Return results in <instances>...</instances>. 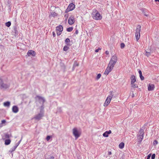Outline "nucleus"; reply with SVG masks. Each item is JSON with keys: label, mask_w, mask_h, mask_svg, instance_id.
I'll use <instances>...</instances> for the list:
<instances>
[{"label": "nucleus", "mask_w": 159, "mask_h": 159, "mask_svg": "<svg viewBox=\"0 0 159 159\" xmlns=\"http://www.w3.org/2000/svg\"><path fill=\"white\" fill-rule=\"evenodd\" d=\"M113 96V91H110L109 92V95L107 97L106 99L105 102L104 104V106L106 107L108 105L110 102L111 101Z\"/></svg>", "instance_id": "obj_1"}, {"label": "nucleus", "mask_w": 159, "mask_h": 159, "mask_svg": "<svg viewBox=\"0 0 159 159\" xmlns=\"http://www.w3.org/2000/svg\"><path fill=\"white\" fill-rule=\"evenodd\" d=\"M35 99L37 104L39 102L41 105H43L45 102L44 98L39 96H37L35 97Z\"/></svg>", "instance_id": "obj_2"}, {"label": "nucleus", "mask_w": 159, "mask_h": 159, "mask_svg": "<svg viewBox=\"0 0 159 159\" xmlns=\"http://www.w3.org/2000/svg\"><path fill=\"white\" fill-rule=\"evenodd\" d=\"M141 26L140 25H138L136 30V32L135 34V36L137 41H138L140 37V32L141 30Z\"/></svg>", "instance_id": "obj_3"}, {"label": "nucleus", "mask_w": 159, "mask_h": 159, "mask_svg": "<svg viewBox=\"0 0 159 159\" xmlns=\"http://www.w3.org/2000/svg\"><path fill=\"white\" fill-rule=\"evenodd\" d=\"M117 60V57L116 55L113 56L108 64L114 66Z\"/></svg>", "instance_id": "obj_4"}, {"label": "nucleus", "mask_w": 159, "mask_h": 159, "mask_svg": "<svg viewBox=\"0 0 159 159\" xmlns=\"http://www.w3.org/2000/svg\"><path fill=\"white\" fill-rule=\"evenodd\" d=\"M114 66L108 64L107 67L106 68L104 73V74L106 75H108V74L112 70Z\"/></svg>", "instance_id": "obj_5"}, {"label": "nucleus", "mask_w": 159, "mask_h": 159, "mask_svg": "<svg viewBox=\"0 0 159 159\" xmlns=\"http://www.w3.org/2000/svg\"><path fill=\"white\" fill-rule=\"evenodd\" d=\"M73 133L75 136L76 139H77L80 135V133L76 128H75L73 129Z\"/></svg>", "instance_id": "obj_6"}, {"label": "nucleus", "mask_w": 159, "mask_h": 159, "mask_svg": "<svg viewBox=\"0 0 159 159\" xmlns=\"http://www.w3.org/2000/svg\"><path fill=\"white\" fill-rule=\"evenodd\" d=\"M75 7V4L72 3L70 4L68 7L67 9L66 10V12H68L69 11L72 10Z\"/></svg>", "instance_id": "obj_7"}, {"label": "nucleus", "mask_w": 159, "mask_h": 159, "mask_svg": "<svg viewBox=\"0 0 159 159\" xmlns=\"http://www.w3.org/2000/svg\"><path fill=\"white\" fill-rule=\"evenodd\" d=\"M75 22V17L73 16H71L69 18L68 23L70 25L73 24Z\"/></svg>", "instance_id": "obj_8"}, {"label": "nucleus", "mask_w": 159, "mask_h": 159, "mask_svg": "<svg viewBox=\"0 0 159 159\" xmlns=\"http://www.w3.org/2000/svg\"><path fill=\"white\" fill-rule=\"evenodd\" d=\"M93 18L95 20H100L102 19V16L99 12H97L93 16Z\"/></svg>", "instance_id": "obj_9"}, {"label": "nucleus", "mask_w": 159, "mask_h": 159, "mask_svg": "<svg viewBox=\"0 0 159 159\" xmlns=\"http://www.w3.org/2000/svg\"><path fill=\"white\" fill-rule=\"evenodd\" d=\"M43 116V113H40L39 114L36 115L35 116L34 118L35 120H39L41 119V118Z\"/></svg>", "instance_id": "obj_10"}, {"label": "nucleus", "mask_w": 159, "mask_h": 159, "mask_svg": "<svg viewBox=\"0 0 159 159\" xmlns=\"http://www.w3.org/2000/svg\"><path fill=\"white\" fill-rule=\"evenodd\" d=\"M10 86V84L9 83H5L4 81L2 83V85H1L0 89H6Z\"/></svg>", "instance_id": "obj_11"}, {"label": "nucleus", "mask_w": 159, "mask_h": 159, "mask_svg": "<svg viewBox=\"0 0 159 159\" xmlns=\"http://www.w3.org/2000/svg\"><path fill=\"white\" fill-rule=\"evenodd\" d=\"M27 55L29 56H35V52L34 51L32 50H29L27 53Z\"/></svg>", "instance_id": "obj_12"}, {"label": "nucleus", "mask_w": 159, "mask_h": 159, "mask_svg": "<svg viewBox=\"0 0 159 159\" xmlns=\"http://www.w3.org/2000/svg\"><path fill=\"white\" fill-rule=\"evenodd\" d=\"M12 111L15 113H17L19 111V109L18 107L16 106H14L12 108Z\"/></svg>", "instance_id": "obj_13"}, {"label": "nucleus", "mask_w": 159, "mask_h": 159, "mask_svg": "<svg viewBox=\"0 0 159 159\" xmlns=\"http://www.w3.org/2000/svg\"><path fill=\"white\" fill-rule=\"evenodd\" d=\"M131 83H134L136 81L135 77L134 75H132L130 77Z\"/></svg>", "instance_id": "obj_14"}, {"label": "nucleus", "mask_w": 159, "mask_h": 159, "mask_svg": "<svg viewBox=\"0 0 159 159\" xmlns=\"http://www.w3.org/2000/svg\"><path fill=\"white\" fill-rule=\"evenodd\" d=\"M154 88V85L153 84H149L148 86V89L149 91L153 90Z\"/></svg>", "instance_id": "obj_15"}, {"label": "nucleus", "mask_w": 159, "mask_h": 159, "mask_svg": "<svg viewBox=\"0 0 159 159\" xmlns=\"http://www.w3.org/2000/svg\"><path fill=\"white\" fill-rule=\"evenodd\" d=\"M63 30V27L61 25H59L56 27L57 31H62Z\"/></svg>", "instance_id": "obj_16"}, {"label": "nucleus", "mask_w": 159, "mask_h": 159, "mask_svg": "<svg viewBox=\"0 0 159 159\" xmlns=\"http://www.w3.org/2000/svg\"><path fill=\"white\" fill-rule=\"evenodd\" d=\"M10 104V103L8 101L4 102L3 103V105L5 107H9Z\"/></svg>", "instance_id": "obj_17"}, {"label": "nucleus", "mask_w": 159, "mask_h": 159, "mask_svg": "<svg viewBox=\"0 0 159 159\" xmlns=\"http://www.w3.org/2000/svg\"><path fill=\"white\" fill-rule=\"evenodd\" d=\"M143 130L142 129H141L139 131V136H143Z\"/></svg>", "instance_id": "obj_18"}, {"label": "nucleus", "mask_w": 159, "mask_h": 159, "mask_svg": "<svg viewBox=\"0 0 159 159\" xmlns=\"http://www.w3.org/2000/svg\"><path fill=\"white\" fill-rule=\"evenodd\" d=\"M119 147L121 148H123L124 147V143L123 142L121 143L119 145Z\"/></svg>", "instance_id": "obj_19"}, {"label": "nucleus", "mask_w": 159, "mask_h": 159, "mask_svg": "<svg viewBox=\"0 0 159 159\" xmlns=\"http://www.w3.org/2000/svg\"><path fill=\"white\" fill-rule=\"evenodd\" d=\"M40 113H43V109H44L43 104L41 105V106L40 107Z\"/></svg>", "instance_id": "obj_20"}, {"label": "nucleus", "mask_w": 159, "mask_h": 159, "mask_svg": "<svg viewBox=\"0 0 159 159\" xmlns=\"http://www.w3.org/2000/svg\"><path fill=\"white\" fill-rule=\"evenodd\" d=\"M131 87L132 88L134 89V88H137L138 87V86L137 85L135 84H134V83H132V84L131 83Z\"/></svg>", "instance_id": "obj_21"}, {"label": "nucleus", "mask_w": 159, "mask_h": 159, "mask_svg": "<svg viewBox=\"0 0 159 159\" xmlns=\"http://www.w3.org/2000/svg\"><path fill=\"white\" fill-rule=\"evenodd\" d=\"M143 136H138V142L141 143L143 139Z\"/></svg>", "instance_id": "obj_22"}, {"label": "nucleus", "mask_w": 159, "mask_h": 159, "mask_svg": "<svg viewBox=\"0 0 159 159\" xmlns=\"http://www.w3.org/2000/svg\"><path fill=\"white\" fill-rule=\"evenodd\" d=\"M11 143V140L10 139H6L5 141V144L6 145H9Z\"/></svg>", "instance_id": "obj_23"}, {"label": "nucleus", "mask_w": 159, "mask_h": 159, "mask_svg": "<svg viewBox=\"0 0 159 159\" xmlns=\"http://www.w3.org/2000/svg\"><path fill=\"white\" fill-rule=\"evenodd\" d=\"M45 159H54V157L53 156H48L47 157V155L45 156Z\"/></svg>", "instance_id": "obj_24"}, {"label": "nucleus", "mask_w": 159, "mask_h": 159, "mask_svg": "<svg viewBox=\"0 0 159 159\" xmlns=\"http://www.w3.org/2000/svg\"><path fill=\"white\" fill-rule=\"evenodd\" d=\"M5 25H6L8 27H9L11 25V23L10 22V21H8L7 22H6V23H5Z\"/></svg>", "instance_id": "obj_25"}, {"label": "nucleus", "mask_w": 159, "mask_h": 159, "mask_svg": "<svg viewBox=\"0 0 159 159\" xmlns=\"http://www.w3.org/2000/svg\"><path fill=\"white\" fill-rule=\"evenodd\" d=\"M73 30V28L70 27L67 29V31L68 32H71Z\"/></svg>", "instance_id": "obj_26"}, {"label": "nucleus", "mask_w": 159, "mask_h": 159, "mask_svg": "<svg viewBox=\"0 0 159 159\" xmlns=\"http://www.w3.org/2000/svg\"><path fill=\"white\" fill-rule=\"evenodd\" d=\"M57 15V14L55 12H52L51 13L50 16H54Z\"/></svg>", "instance_id": "obj_27"}, {"label": "nucleus", "mask_w": 159, "mask_h": 159, "mask_svg": "<svg viewBox=\"0 0 159 159\" xmlns=\"http://www.w3.org/2000/svg\"><path fill=\"white\" fill-rule=\"evenodd\" d=\"M62 112V110L61 107L58 108L57 109V112L58 113H61Z\"/></svg>", "instance_id": "obj_28"}, {"label": "nucleus", "mask_w": 159, "mask_h": 159, "mask_svg": "<svg viewBox=\"0 0 159 159\" xmlns=\"http://www.w3.org/2000/svg\"><path fill=\"white\" fill-rule=\"evenodd\" d=\"M79 65V63H77L76 62H75L74 64L73 68H74L75 67L78 66Z\"/></svg>", "instance_id": "obj_29"}, {"label": "nucleus", "mask_w": 159, "mask_h": 159, "mask_svg": "<svg viewBox=\"0 0 159 159\" xmlns=\"http://www.w3.org/2000/svg\"><path fill=\"white\" fill-rule=\"evenodd\" d=\"M150 52H148L147 51H146V53H145V55L147 56V57L149 56L150 55Z\"/></svg>", "instance_id": "obj_30"}, {"label": "nucleus", "mask_w": 159, "mask_h": 159, "mask_svg": "<svg viewBox=\"0 0 159 159\" xmlns=\"http://www.w3.org/2000/svg\"><path fill=\"white\" fill-rule=\"evenodd\" d=\"M17 147V146L16 145L15 146H14L13 148H12L11 149L12 150L11 152H12L15 151L16 149V148Z\"/></svg>", "instance_id": "obj_31"}, {"label": "nucleus", "mask_w": 159, "mask_h": 159, "mask_svg": "<svg viewBox=\"0 0 159 159\" xmlns=\"http://www.w3.org/2000/svg\"><path fill=\"white\" fill-rule=\"evenodd\" d=\"M101 75L100 74H98L97 76L96 79L97 80H98L101 77Z\"/></svg>", "instance_id": "obj_32"}, {"label": "nucleus", "mask_w": 159, "mask_h": 159, "mask_svg": "<svg viewBox=\"0 0 159 159\" xmlns=\"http://www.w3.org/2000/svg\"><path fill=\"white\" fill-rule=\"evenodd\" d=\"M125 45L124 43H122L121 44L120 47H121V48H123L125 47Z\"/></svg>", "instance_id": "obj_33"}, {"label": "nucleus", "mask_w": 159, "mask_h": 159, "mask_svg": "<svg viewBox=\"0 0 159 159\" xmlns=\"http://www.w3.org/2000/svg\"><path fill=\"white\" fill-rule=\"evenodd\" d=\"M68 49V48L66 46H65L63 48V50L65 51H66Z\"/></svg>", "instance_id": "obj_34"}, {"label": "nucleus", "mask_w": 159, "mask_h": 159, "mask_svg": "<svg viewBox=\"0 0 159 159\" xmlns=\"http://www.w3.org/2000/svg\"><path fill=\"white\" fill-rule=\"evenodd\" d=\"M103 136L105 137H108V134H107V133H106V132H105L103 134Z\"/></svg>", "instance_id": "obj_35"}, {"label": "nucleus", "mask_w": 159, "mask_h": 159, "mask_svg": "<svg viewBox=\"0 0 159 159\" xmlns=\"http://www.w3.org/2000/svg\"><path fill=\"white\" fill-rule=\"evenodd\" d=\"M61 32H62V31H57V35L58 36L60 35L61 34Z\"/></svg>", "instance_id": "obj_36"}, {"label": "nucleus", "mask_w": 159, "mask_h": 159, "mask_svg": "<svg viewBox=\"0 0 159 159\" xmlns=\"http://www.w3.org/2000/svg\"><path fill=\"white\" fill-rule=\"evenodd\" d=\"M51 138V136H47L46 137V140L47 141H48Z\"/></svg>", "instance_id": "obj_37"}, {"label": "nucleus", "mask_w": 159, "mask_h": 159, "mask_svg": "<svg viewBox=\"0 0 159 159\" xmlns=\"http://www.w3.org/2000/svg\"><path fill=\"white\" fill-rule=\"evenodd\" d=\"M70 39L68 38L66 39L65 40V42H66V43H68L70 42Z\"/></svg>", "instance_id": "obj_38"}, {"label": "nucleus", "mask_w": 159, "mask_h": 159, "mask_svg": "<svg viewBox=\"0 0 159 159\" xmlns=\"http://www.w3.org/2000/svg\"><path fill=\"white\" fill-rule=\"evenodd\" d=\"M139 76L141 80H144V77L142 75H140Z\"/></svg>", "instance_id": "obj_39"}, {"label": "nucleus", "mask_w": 159, "mask_h": 159, "mask_svg": "<svg viewBox=\"0 0 159 159\" xmlns=\"http://www.w3.org/2000/svg\"><path fill=\"white\" fill-rule=\"evenodd\" d=\"M105 132L106 133H107V134H110L111 133V130H109L108 131H106Z\"/></svg>", "instance_id": "obj_40"}, {"label": "nucleus", "mask_w": 159, "mask_h": 159, "mask_svg": "<svg viewBox=\"0 0 159 159\" xmlns=\"http://www.w3.org/2000/svg\"><path fill=\"white\" fill-rule=\"evenodd\" d=\"M155 154H153L152 156V159H154L155 158Z\"/></svg>", "instance_id": "obj_41"}, {"label": "nucleus", "mask_w": 159, "mask_h": 159, "mask_svg": "<svg viewBox=\"0 0 159 159\" xmlns=\"http://www.w3.org/2000/svg\"><path fill=\"white\" fill-rule=\"evenodd\" d=\"M9 137H10V136H9V134H5V138H6L8 139V138H9Z\"/></svg>", "instance_id": "obj_42"}, {"label": "nucleus", "mask_w": 159, "mask_h": 159, "mask_svg": "<svg viewBox=\"0 0 159 159\" xmlns=\"http://www.w3.org/2000/svg\"><path fill=\"white\" fill-rule=\"evenodd\" d=\"M22 139V137L21 138V139L19 141V142L16 144V146H17V147L19 145V144L20 143Z\"/></svg>", "instance_id": "obj_43"}, {"label": "nucleus", "mask_w": 159, "mask_h": 159, "mask_svg": "<svg viewBox=\"0 0 159 159\" xmlns=\"http://www.w3.org/2000/svg\"><path fill=\"white\" fill-rule=\"evenodd\" d=\"M2 123H1L2 125L3 124H5L6 122V120H3L1 121Z\"/></svg>", "instance_id": "obj_44"}, {"label": "nucleus", "mask_w": 159, "mask_h": 159, "mask_svg": "<svg viewBox=\"0 0 159 159\" xmlns=\"http://www.w3.org/2000/svg\"><path fill=\"white\" fill-rule=\"evenodd\" d=\"M151 156V154H149L147 157V159H150V158Z\"/></svg>", "instance_id": "obj_45"}, {"label": "nucleus", "mask_w": 159, "mask_h": 159, "mask_svg": "<svg viewBox=\"0 0 159 159\" xmlns=\"http://www.w3.org/2000/svg\"><path fill=\"white\" fill-rule=\"evenodd\" d=\"M154 144H157L158 143V142L157 140H155L154 142Z\"/></svg>", "instance_id": "obj_46"}, {"label": "nucleus", "mask_w": 159, "mask_h": 159, "mask_svg": "<svg viewBox=\"0 0 159 159\" xmlns=\"http://www.w3.org/2000/svg\"><path fill=\"white\" fill-rule=\"evenodd\" d=\"M139 75H142V71L140 70H139Z\"/></svg>", "instance_id": "obj_47"}, {"label": "nucleus", "mask_w": 159, "mask_h": 159, "mask_svg": "<svg viewBox=\"0 0 159 159\" xmlns=\"http://www.w3.org/2000/svg\"><path fill=\"white\" fill-rule=\"evenodd\" d=\"M78 30H76V31L75 32V34H78Z\"/></svg>", "instance_id": "obj_48"}, {"label": "nucleus", "mask_w": 159, "mask_h": 159, "mask_svg": "<svg viewBox=\"0 0 159 159\" xmlns=\"http://www.w3.org/2000/svg\"><path fill=\"white\" fill-rule=\"evenodd\" d=\"M52 35H53V36L54 37L55 36L56 34H55V33L54 32H52Z\"/></svg>", "instance_id": "obj_49"}, {"label": "nucleus", "mask_w": 159, "mask_h": 159, "mask_svg": "<svg viewBox=\"0 0 159 159\" xmlns=\"http://www.w3.org/2000/svg\"><path fill=\"white\" fill-rule=\"evenodd\" d=\"M108 154L109 155H110L111 154V152L110 151L108 152Z\"/></svg>", "instance_id": "obj_50"}, {"label": "nucleus", "mask_w": 159, "mask_h": 159, "mask_svg": "<svg viewBox=\"0 0 159 159\" xmlns=\"http://www.w3.org/2000/svg\"><path fill=\"white\" fill-rule=\"evenodd\" d=\"M106 54L107 55H108L109 54V52L108 51H106Z\"/></svg>", "instance_id": "obj_51"}, {"label": "nucleus", "mask_w": 159, "mask_h": 159, "mask_svg": "<svg viewBox=\"0 0 159 159\" xmlns=\"http://www.w3.org/2000/svg\"><path fill=\"white\" fill-rule=\"evenodd\" d=\"M99 50H98V49H96L95 50V52H98Z\"/></svg>", "instance_id": "obj_52"}, {"label": "nucleus", "mask_w": 159, "mask_h": 159, "mask_svg": "<svg viewBox=\"0 0 159 159\" xmlns=\"http://www.w3.org/2000/svg\"><path fill=\"white\" fill-rule=\"evenodd\" d=\"M2 126V125L1 124H0V128Z\"/></svg>", "instance_id": "obj_53"}, {"label": "nucleus", "mask_w": 159, "mask_h": 159, "mask_svg": "<svg viewBox=\"0 0 159 159\" xmlns=\"http://www.w3.org/2000/svg\"><path fill=\"white\" fill-rule=\"evenodd\" d=\"M98 49V50L99 51L101 50V48H99Z\"/></svg>", "instance_id": "obj_54"}, {"label": "nucleus", "mask_w": 159, "mask_h": 159, "mask_svg": "<svg viewBox=\"0 0 159 159\" xmlns=\"http://www.w3.org/2000/svg\"><path fill=\"white\" fill-rule=\"evenodd\" d=\"M155 2L158 1L159 2V0H155Z\"/></svg>", "instance_id": "obj_55"}, {"label": "nucleus", "mask_w": 159, "mask_h": 159, "mask_svg": "<svg viewBox=\"0 0 159 159\" xmlns=\"http://www.w3.org/2000/svg\"><path fill=\"white\" fill-rule=\"evenodd\" d=\"M144 15H145V16H148V15H147V14H144Z\"/></svg>", "instance_id": "obj_56"}, {"label": "nucleus", "mask_w": 159, "mask_h": 159, "mask_svg": "<svg viewBox=\"0 0 159 159\" xmlns=\"http://www.w3.org/2000/svg\"><path fill=\"white\" fill-rule=\"evenodd\" d=\"M132 97H134V95H133Z\"/></svg>", "instance_id": "obj_57"}, {"label": "nucleus", "mask_w": 159, "mask_h": 159, "mask_svg": "<svg viewBox=\"0 0 159 159\" xmlns=\"http://www.w3.org/2000/svg\"><path fill=\"white\" fill-rule=\"evenodd\" d=\"M132 97H134V95H133Z\"/></svg>", "instance_id": "obj_58"}]
</instances>
